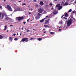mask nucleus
Listing matches in <instances>:
<instances>
[{
	"instance_id": "obj_37",
	"label": "nucleus",
	"mask_w": 76,
	"mask_h": 76,
	"mask_svg": "<svg viewBox=\"0 0 76 76\" xmlns=\"http://www.w3.org/2000/svg\"><path fill=\"white\" fill-rule=\"evenodd\" d=\"M15 35H16V34H14L12 35V36H15Z\"/></svg>"
},
{
	"instance_id": "obj_30",
	"label": "nucleus",
	"mask_w": 76,
	"mask_h": 76,
	"mask_svg": "<svg viewBox=\"0 0 76 76\" xmlns=\"http://www.w3.org/2000/svg\"><path fill=\"white\" fill-rule=\"evenodd\" d=\"M14 40H18V38L16 37L15 38V39H14Z\"/></svg>"
},
{
	"instance_id": "obj_9",
	"label": "nucleus",
	"mask_w": 76,
	"mask_h": 76,
	"mask_svg": "<svg viewBox=\"0 0 76 76\" xmlns=\"http://www.w3.org/2000/svg\"><path fill=\"white\" fill-rule=\"evenodd\" d=\"M38 10L39 12V13H42V12H43V9H42L41 8L39 9Z\"/></svg>"
},
{
	"instance_id": "obj_63",
	"label": "nucleus",
	"mask_w": 76,
	"mask_h": 76,
	"mask_svg": "<svg viewBox=\"0 0 76 76\" xmlns=\"http://www.w3.org/2000/svg\"><path fill=\"white\" fill-rule=\"evenodd\" d=\"M59 6H60V4H59Z\"/></svg>"
},
{
	"instance_id": "obj_40",
	"label": "nucleus",
	"mask_w": 76,
	"mask_h": 76,
	"mask_svg": "<svg viewBox=\"0 0 76 76\" xmlns=\"http://www.w3.org/2000/svg\"><path fill=\"white\" fill-rule=\"evenodd\" d=\"M10 26H13V25H10Z\"/></svg>"
},
{
	"instance_id": "obj_7",
	"label": "nucleus",
	"mask_w": 76,
	"mask_h": 76,
	"mask_svg": "<svg viewBox=\"0 0 76 76\" xmlns=\"http://www.w3.org/2000/svg\"><path fill=\"white\" fill-rule=\"evenodd\" d=\"M69 20L72 22H75V18H73V17H71Z\"/></svg>"
},
{
	"instance_id": "obj_45",
	"label": "nucleus",
	"mask_w": 76,
	"mask_h": 76,
	"mask_svg": "<svg viewBox=\"0 0 76 76\" xmlns=\"http://www.w3.org/2000/svg\"><path fill=\"white\" fill-rule=\"evenodd\" d=\"M73 12V13H75V11H73V12Z\"/></svg>"
},
{
	"instance_id": "obj_1",
	"label": "nucleus",
	"mask_w": 76,
	"mask_h": 76,
	"mask_svg": "<svg viewBox=\"0 0 76 76\" xmlns=\"http://www.w3.org/2000/svg\"><path fill=\"white\" fill-rule=\"evenodd\" d=\"M24 19V17H17L16 18V20L18 19V21H20V20H23Z\"/></svg>"
},
{
	"instance_id": "obj_36",
	"label": "nucleus",
	"mask_w": 76,
	"mask_h": 76,
	"mask_svg": "<svg viewBox=\"0 0 76 76\" xmlns=\"http://www.w3.org/2000/svg\"><path fill=\"white\" fill-rule=\"evenodd\" d=\"M2 9V7L1 6H0V9Z\"/></svg>"
},
{
	"instance_id": "obj_10",
	"label": "nucleus",
	"mask_w": 76,
	"mask_h": 76,
	"mask_svg": "<svg viewBox=\"0 0 76 76\" xmlns=\"http://www.w3.org/2000/svg\"><path fill=\"white\" fill-rule=\"evenodd\" d=\"M50 22V19H48L46 20V21L45 22V24H47Z\"/></svg>"
},
{
	"instance_id": "obj_14",
	"label": "nucleus",
	"mask_w": 76,
	"mask_h": 76,
	"mask_svg": "<svg viewBox=\"0 0 76 76\" xmlns=\"http://www.w3.org/2000/svg\"><path fill=\"white\" fill-rule=\"evenodd\" d=\"M9 40L10 41H12V40H13V38L11 37H9Z\"/></svg>"
},
{
	"instance_id": "obj_54",
	"label": "nucleus",
	"mask_w": 76,
	"mask_h": 76,
	"mask_svg": "<svg viewBox=\"0 0 76 76\" xmlns=\"http://www.w3.org/2000/svg\"><path fill=\"white\" fill-rule=\"evenodd\" d=\"M44 31V29H43L42 31Z\"/></svg>"
},
{
	"instance_id": "obj_61",
	"label": "nucleus",
	"mask_w": 76,
	"mask_h": 76,
	"mask_svg": "<svg viewBox=\"0 0 76 76\" xmlns=\"http://www.w3.org/2000/svg\"><path fill=\"white\" fill-rule=\"evenodd\" d=\"M6 1V0H4V1Z\"/></svg>"
},
{
	"instance_id": "obj_50",
	"label": "nucleus",
	"mask_w": 76,
	"mask_h": 76,
	"mask_svg": "<svg viewBox=\"0 0 76 76\" xmlns=\"http://www.w3.org/2000/svg\"><path fill=\"white\" fill-rule=\"evenodd\" d=\"M18 2H20V3H21V2H22V1H19Z\"/></svg>"
},
{
	"instance_id": "obj_24",
	"label": "nucleus",
	"mask_w": 76,
	"mask_h": 76,
	"mask_svg": "<svg viewBox=\"0 0 76 76\" xmlns=\"http://www.w3.org/2000/svg\"><path fill=\"white\" fill-rule=\"evenodd\" d=\"M50 34H54V33L53 32H51L50 33Z\"/></svg>"
},
{
	"instance_id": "obj_17",
	"label": "nucleus",
	"mask_w": 76,
	"mask_h": 76,
	"mask_svg": "<svg viewBox=\"0 0 76 76\" xmlns=\"http://www.w3.org/2000/svg\"><path fill=\"white\" fill-rule=\"evenodd\" d=\"M44 26L45 27H46V28H50V26H48L47 25H44Z\"/></svg>"
},
{
	"instance_id": "obj_31",
	"label": "nucleus",
	"mask_w": 76,
	"mask_h": 76,
	"mask_svg": "<svg viewBox=\"0 0 76 76\" xmlns=\"http://www.w3.org/2000/svg\"><path fill=\"white\" fill-rule=\"evenodd\" d=\"M64 2H62V4H61V5L62 4H64Z\"/></svg>"
},
{
	"instance_id": "obj_27",
	"label": "nucleus",
	"mask_w": 76,
	"mask_h": 76,
	"mask_svg": "<svg viewBox=\"0 0 76 76\" xmlns=\"http://www.w3.org/2000/svg\"><path fill=\"white\" fill-rule=\"evenodd\" d=\"M70 0H67L66 2L67 3H69V1Z\"/></svg>"
},
{
	"instance_id": "obj_32",
	"label": "nucleus",
	"mask_w": 76,
	"mask_h": 76,
	"mask_svg": "<svg viewBox=\"0 0 76 76\" xmlns=\"http://www.w3.org/2000/svg\"><path fill=\"white\" fill-rule=\"evenodd\" d=\"M64 19H65L66 20H67V18H66L65 17H64Z\"/></svg>"
},
{
	"instance_id": "obj_34",
	"label": "nucleus",
	"mask_w": 76,
	"mask_h": 76,
	"mask_svg": "<svg viewBox=\"0 0 76 76\" xmlns=\"http://www.w3.org/2000/svg\"><path fill=\"white\" fill-rule=\"evenodd\" d=\"M61 30H62V29H59L58 31H61Z\"/></svg>"
},
{
	"instance_id": "obj_41",
	"label": "nucleus",
	"mask_w": 76,
	"mask_h": 76,
	"mask_svg": "<svg viewBox=\"0 0 76 76\" xmlns=\"http://www.w3.org/2000/svg\"><path fill=\"white\" fill-rule=\"evenodd\" d=\"M31 12H29V15H31Z\"/></svg>"
},
{
	"instance_id": "obj_52",
	"label": "nucleus",
	"mask_w": 76,
	"mask_h": 76,
	"mask_svg": "<svg viewBox=\"0 0 76 76\" xmlns=\"http://www.w3.org/2000/svg\"><path fill=\"white\" fill-rule=\"evenodd\" d=\"M22 35V34L21 33L20 34V35L21 36Z\"/></svg>"
},
{
	"instance_id": "obj_51",
	"label": "nucleus",
	"mask_w": 76,
	"mask_h": 76,
	"mask_svg": "<svg viewBox=\"0 0 76 76\" xmlns=\"http://www.w3.org/2000/svg\"><path fill=\"white\" fill-rule=\"evenodd\" d=\"M28 40H26V42H28Z\"/></svg>"
},
{
	"instance_id": "obj_28",
	"label": "nucleus",
	"mask_w": 76,
	"mask_h": 76,
	"mask_svg": "<svg viewBox=\"0 0 76 76\" xmlns=\"http://www.w3.org/2000/svg\"><path fill=\"white\" fill-rule=\"evenodd\" d=\"M50 7H51V6H53V4L50 3Z\"/></svg>"
},
{
	"instance_id": "obj_46",
	"label": "nucleus",
	"mask_w": 76,
	"mask_h": 76,
	"mask_svg": "<svg viewBox=\"0 0 76 76\" xmlns=\"http://www.w3.org/2000/svg\"><path fill=\"white\" fill-rule=\"evenodd\" d=\"M54 1H57L58 0H53Z\"/></svg>"
},
{
	"instance_id": "obj_53",
	"label": "nucleus",
	"mask_w": 76,
	"mask_h": 76,
	"mask_svg": "<svg viewBox=\"0 0 76 76\" xmlns=\"http://www.w3.org/2000/svg\"><path fill=\"white\" fill-rule=\"evenodd\" d=\"M34 31H36L35 29H33Z\"/></svg>"
},
{
	"instance_id": "obj_20",
	"label": "nucleus",
	"mask_w": 76,
	"mask_h": 76,
	"mask_svg": "<svg viewBox=\"0 0 76 76\" xmlns=\"http://www.w3.org/2000/svg\"><path fill=\"white\" fill-rule=\"evenodd\" d=\"M64 6H67V5H69V4H68V3L66 2L64 4Z\"/></svg>"
},
{
	"instance_id": "obj_58",
	"label": "nucleus",
	"mask_w": 76,
	"mask_h": 76,
	"mask_svg": "<svg viewBox=\"0 0 76 76\" xmlns=\"http://www.w3.org/2000/svg\"><path fill=\"white\" fill-rule=\"evenodd\" d=\"M59 28H61V27H59Z\"/></svg>"
},
{
	"instance_id": "obj_43",
	"label": "nucleus",
	"mask_w": 76,
	"mask_h": 76,
	"mask_svg": "<svg viewBox=\"0 0 76 76\" xmlns=\"http://www.w3.org/2000/svg\"><path fill=\"white\" fill-rule=\"evenodd\" d=\"M29 19H28L27 20V21L28 22H29Z\"/></svg>"
},
{
	"instance_id": "obj_33",
	"label": "nucleus",
	"mask_w": 76,
	"mask_h": 76,
	"mask_svg": "<svg viewBox=\"0 0 76 76\" xmlns=\"http://www.w3.org/2000/svg\"><path fill=\"white\" fill-rule=\"evenodd\" d=\"M30 32V30H28L27 31V32Z\"/></svg>"
},
{
	"instance_id": "obj_6",
	"label": "nucleus",
	"mask_w": 76,
	"mask_h": 76,
	"mask_svg": "<svg viewBox=\"0 0 76 76\" xmlns=\"http://www.w3.org/2000/svg\"><path fill=\"white\" fill-rule=\"evenodd\" d=\"M72 21L70 20H69L67 22V26L68 27H69V26H70V25H71V23H72Z\"/></svg>"
},
{
	"instance_id": "obj_62",
	"label": "nucleus",
	"mask_w": 76,
	"mask_h": 76,
	"mask_svg": "<svg viewBox=\"0 0 76 76\" xmlns=\"http://www.w3.org/2000/svg\"><path fill=\"white\" fill-rule=\"evenodd\" d=\"M31 10H33V9H32Z\"/></svg>"
},
{
	"instance_id": "obj_16",
	"label": "nucleus",
	"mask_w": 76,
	"mask_h": 76,
	"mask_svg": "<svg viewBox=\"0 0 76 76\" xmlns=\"http://www.w3.org/2000/svg\"><path fill=\"white\" fill-rule=\"evenodd\" d=\"M4 27L5 28L4 29V31H6V29H7V25H6L4 26Z\"/></svg>"
},
{
	"instance_id": "obj_22",
	"label": "nucleus",
	"mask_w": 76,
	"mask_h": 76,
	"mask_svg": "<svg viewBox=\"0 0 76 76\" xmlns=\"http://www.w3.org/2000/svg\"><path fill=\"white\" fill-rule=\"evenodd\" d=\"M38 40L40 41H41V40H42V39L41 38H39L38 39Z\"/></svg>"
},
{
	"instance_id": "obj_57",
	"label": "nucleus",
	"mask_w": 76,
	"mask_h": 76,
	"mask_svg": "<svg viewBox=\"0 0 76 76\" xmlns=\"http://www.w3.org/2000/svg\"><path fill=\"white\" fill-rule=\"evenodd\" d=\"M17 35H18V33H17Z\"/></svg>"
},
{
	"instance_id": "obj_2",
	"label": "nucleus",
	"mask_w": 76,
	"mask_h": 76,
	"mask_svg": "<svg viewBox=\"0 0 76 76\" xmlns=\"http://www.w3.org/2000/svg\"><path fill=\"white\" fill-rule=\"evenodd\" d=\"M7 8L8 10L9 11H10L11 12H12V9L11 8V7L9 5H7Z\"/></svg>"
},
{
	"instance_id": "obj_18",
	"label": "nucleus",
	"mask_w": 76,
	"mask_h": 76,
	"mask_svg": "<svg viewBox=\"0 0 76 76\" xmlns=\"http://www.w3.org/2000/svg\"><path fill=\"white\" fill-rule=\"evenodd\" d=\"M64 16L65 17H68V14H67V13H64Z\"/></svg>"
},
{
	"instance_id": "obj_15",
	"label": "nucleus",
	"mask_w": 76,
	"mask_h": 76,
	"mask_svg": "<svg viewBox=\"0 0 76 76\" xmlns=\"http://www.w3.org/2000/svg\"><path fill=\"white\" fill-rule=\"evenodd\" d=\"M45 19H46V18H44L42 20H40V22H43L44 21Z\"/></svg>"
},
{
	"instance_id": "obj_35",
	"label": "nucleus",
	"mask_w": 76,
	"mask_h": 76,
	"mask_svg": "<svg viewBox=\"0 0 76 76\" xmlns=\"http://www.w3.org/2000/svg\"><path fill=\"white\" fill-rule=\"evenodd\" d=\"M32 39H33V38H31L30 39V40L31 41H32Z\"/></svg>"
},
{
	"instance_id": "obj_11",
	"label": "nucleus",
	"mask_w": 76,
	"mask_h": 76,
	"mask_svg": "<svg viewBox=\"0 0 76 76\" xmlns=\"http://www.w3.org/2000/svg\"><path fill=\"white\" fill-rule=\"evenodd\" d=\"M9 19H10V18H9V17H6L4 19V20L5 21V20H9Z\"/></svg>"
},
{
	"instance_id": "obj_12",
	"label": "nucleus",
	"mask_w": 76,
	"mask_h": 76,
	"mask_svg": "<svg viewBox=\"0 0 76 76\" xmlns=\"http://www.w3.org/2000/svg\"><path fill=\"white\" fill-rule=\"evenodd\" d=\"M40 4L41 6H43V5H44V3H43L42 1H40Z\"/></svg>"
},
{
	"instance_id": "obj_48",
	"label": "nucleus",
	"mask_w": 76,
	"mask_h": 76,
	"mask_svg": "<svg viewBox=\"0 0 76 76\" xmlns=\"http://www.w3.org/2000/svg\"><path fill=\"white\" fill-rule=\"evenodd\" d=\"M46 18H48V16H47L46 17Z\"/></svg>"
},
{
	"instance_id": "obj_5",
	"label": "nucleus",
	"mask_w": 76,
	"mask_h": 76,
	"mask_svg": "<svg viewBox=\"0 0 76 76\" xmlns=\"http://www.w3.org/2000/svg\"><path fill=\"white\" fill-rule=\"evenodd\" d=\"M22 9L19 7H18L17 8L15 9V12H17V11H22Z\"/></svg>"
},
{
	"instance_id": "obj_3",
	"label": "nucleus",
	"mask_w": 76,
	"mask_h": 76,
	"mask_svg": "<svg viewBox=\"0 0 76 76\" xmlns=\"http://www.w3.org/2000/svg\"><path fill=\"white\" fill-rule=\"evenodd\" d=\"M56 7H58V10H61V9H62V8H63V7H62V6H60V5L59 4L57 5L56 6Z\"/></svg>"
},
{
	"instance_id": "obj_60",
	"label": "nucleus",
	"mask_w": 76,
	"mask_h": 76,
	"mask_svg": "<svg viewBox=\"0 0 76 76\" xmlns=\"http://www.w3.org/2000/svg\"><path fill=\"white\" fill-rule=\"evenodd\" d=\"M0 70H1V68H0Z\"/></svg>"
},
{
	"instance_id": "obj_29",
	"label": "nucleus",
	"mask_w": 76,
	"mask_h": 76,
	"mask_svg": "<svg viewBox=\"0 0 76 76\" xmlns=\"http://www.w3.org/2000/svg\"><path fill=\"white\" fill-rule=\"evenodd\" d=\"M41 14L39 13H38V16H41Z\"/></svg>"
},
{
	"instance_id": "obj_39",
	"label": "nucleus",
	"mask_w": 76,
	"mask_h": 76,
	"mask_svg": "<svg viewBox=\"0 0 76 76\" xmlns=\"http://www.w3.org/2000/svg\"><path fill=\"white\" fill-rule=\"evenodd\" d=\"M34 2H36L37 1V0H34Z\"/></svg>"
},
{
	"instance_id": "obj_38",
	"label": "nucleus",
	"mask_w": 76,
	"mask_h": 76,
	"mask_svg": "<svg viewBox=\"0 0 76 76\" xmlns=\"http://www.w3.org/2000/svg\"><path fill=\"white\" fill-rule=\"evenodd\" d=\"M54 7L53 6L51 8L52 10H53V8Z\"/></svg>"
},
{
	"instance_id": "obj_23",
	"label": "nucleus",
	"mask_w": 76,
	"mask_h": 76,
	"mask_svg": "<svg viewBox=\"0 0 76 76\" xmlns=\"http://www.w3.org/2000/svg\"><path fill=\"white\" fill-rule=\"evenodd\" d=\"M72 11V9H70L69 10L68 12H67L68 13H69V12H71Z\"/></svg>"
},
{
	"instance_id": "obj_13",
	"label": "nucleus",
	"mask_w": 76,
	"mask_h": 76,
	"mask_svg": "<svg viewBox=\"0 0 76 76\" xmlns=\"http://www.w3.org/2000/svg\"><path fill=\"white\" fill-rule=\"evenodd\" d=\"M57 13V12L56 10H55L54 11H53V14L54 15H56Z\"/></svg>"
},
{
	"instance_id": "obj_59",
	"label": "nucleus",
	"mask_w": 76,
	"mask_h": 76,
	"mask_svg": "<svg viewBox=\"0 0 76 76\" xmlns=\"http://www.w3.org/2000/svg\"><path fill=\"white\" fill-rule=\"evenodd\" d=\"M7 31V32H8V31Z\"/></svg>"
},
{
	"instance_id": "obj_8",
	"label": "nucleus",
	"mask_w": 76,
	"mask_h": 76,
	"mask_svg": "<svg viewBox=\"0 0 76 76\" xmlns=\"http://www.w3.org/2000/svg\"><path fill=\"white\" fill-rule=\"evenodd\" d=\"M28 38H23L20 41V42H24L26 41V40H28Z\"/></svg>"
},
{
	"instance_id": "obj_56",
	"label": "nucleus",
	"mask_w": 76,
	"mask_h": 76,
	"mask_svg": "<svg viewBox=\"0 0 76 76\" xmlns=\"http://www.w3.org/2000/svg\"><path fill=\"white\" fill-rule=\"evenodd\" d=\"M70 1V2L71 3V2H72V1Z\"/></svg>"
},
{
	"instance_id": "obj_44",
	"label": "nucleus",
	"mask_w": 76,
	"mask_h": 76,
	"mask_svg": "<svg viewBox=\"0 0 76 76\" xmlns=\"http://www.w3.org/2000/svg\"><path fill=\"white\" fill-rule=\"evenodd\" d=\"M23 23H24V25H25V24L26 23V22H24Z\"/></svg>"
},
{
	"instance_id": "obj_19",
	"label": "nucleus",
	"mask_w": 76,
	"mask_h": 76,
	"mask_svg": "<svg viewBox=\"0 0 76 76\" xmlns=\"http://www.w3.org/2000/svg\"><path fill=\"white\" fill-rule=\"evenodd\" d=\"M39 18H40V17L39 16L38 17H35V19H36V20H38V19H39Z\"/></svg>"
},
{
	"instance_id": "obj_4",
	"label": "nucleus",
	"mask_w": 76,
	"mask_h": 76,
	"mask_svg": "<svg viewBox=\"0 0 76 76\" xmlns=\"http://www.w3.org/2000/svg\"><path fill=\"white\" fill-rule=\"evenodd\" d=\"M4 17V14L1 13H0V19H3Z\"/></svg>"
},
{
	"instance_id": "obj_25",
	"label": "nucleus",
	"mask_w": 76,
	"mask_h": 76,
	"mask_svg": "<svg viewBox=\"0 0 76 76\" xmlns=\"http://www.w3.org/2000/svg\"><path fill=\"white\" fill-rule=\"evenodd\" d=\"M25 5H26V3H23V4H22V5L23 6H25Z\"/></svg>"
},
{
	"instance_id": "obj_42",
	"label": "nucleus",
	"mask_w": 76,
	"mask_h": 76,
	"mask_svg": "<svg viewBox=\"0 0 76 76\" xmlns=\"http://www.w3.org/2000/svg\"><path fill=\"white\" fill-rule=\"evenodd\" d=\"M75 4H76V0H75L74 2Z\"/></svg>"
},
{
	"instance_id": "obj_55",
	"label": "nucleus",
	"mask_w": 76,
	"mask_h": 76,
	"mask_svg": "<svg viewBox=\"0 0 76 76\" xmlns=\"http://www.w3.org/2000/svg\"><path fill=\"white\" fill-rule=\"evenodd\" d=\"M22 30H23V28H22Z\"/></svg>"
},
{
	"instance_id": "obj_21",
	"label": "nucleus",
	"mask_w": 76,
	"mask_h": 76,
	"mask_svg": "<svg viewBox=\"0 0 76 76\" xmlns=\"http://www.w3.org/2000/svg\"><path fill=\"white\" fill-rule=\"evenodd\" d=\"M3 38V36L0 35V39H2Z\"/></svg>"
},
{
	"instance_id": "obj_49",
	"label": "nucleus",
	"mask_w": 76,
	"mask_h": 76,
	"mask_svg": "<svg viewBox=\"0 0 76 76\" xmlns=\"http://www.w3.org/2000/svg\"><path fill=\"white\" fill-rule=\"evenodd\" d=\"M43 32H44V33H46V31H44Z\"/></svg>"
},
{
	"instance_id": "obj_26",
	"label": "nucleus",
	"mask_w": 76,
	"mask_h": 76,
	"mask_svg": "<svg viewBox=\"0 0 76 76\" xmlns=\"http://www.w3.org/2000/svg\"><path fill=\"white\" fill-rule=\"evenodd\" d=\"M35 6H36V7H38V4H36L35 5Z\"/></svg>"
},
{
	"instance_id": "obj_47",
	"label": "nucleus",
	"mask_w": 76,
	"mask_h": 76,
	"mask_svg": "<svg viewBox=\"0 0 76 76\" xmlns=\"http://www.w3.org/2000/svg\"><path fill=\"white\" fill-rule=\"evenodd\" d=\"M64 16V15H63L62 16H61V18H63V16Z\"/></svg>"
}]
</instances>
